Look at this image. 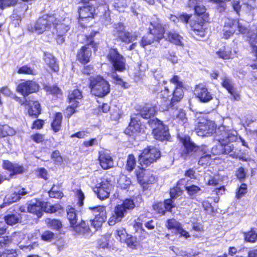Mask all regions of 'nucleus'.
<instances>
[{"label":"nucleus","mask_w":257,"mask_h":257,"mask_svg":"<svg viewBox=\"0 0 257 257\" xmlns=\"http://www.w3.org/2000/svg\"><path fill=\"white\" fill-rule=\"evenodd\" d=\"M202 0H189L188 5L194 10L195 19H191L192 14L182 13L179 15L178 20L184 25L189 24L192 36L197 40H201L207 34L206 29L204 27L210 23V15L205 6L200 5Z\"/></svg>","instance_id":"1"},{"label":"nucleus","mask_w":257,"mask_h":257,"mask_svg":"<svg viewBox=\"0 0 257 257\" xmlns=\"http://www.w3.org/2000/svg\"><path fill=\"white\" fill-rule=\"evenodd\" d=\"M149 23L147 33L144 35L139 42L140 46L145 49L146 47L154 43H159L165 37L168 42L177 46H182L183 37L178 32L175 30L169 31L166 33V25L162 20L155 15Z\"/></svg>","instance_id":"2"},{"label":"nucleus","mask_w":257,"mask_h":257,"mask_svg":"<svg viewBox=\"0 0 257 257\" xmlns=\"http://www.w3.org/2000/svg\"><path fill=\"white\" fill-rule=\"evenodd\" d=\"M53 27L52 32L58 45L65 41L68 32L70 29V24L65 19H58L54 15L45 14L39 18L34 25L35 31L39 34L49 31Z\"/></svg>","instance_id":"3"},{"label":"nucleus","mask_w":257,"mask_h":257,"mask_svg":"<svg viewBox=\"0 0 257 257\" xmlns=\"http://www.w3.org/2000/svg\"><path fill=\"white\" fill-rule=\"evenodd\" d=\"M215 138L220 144L212 148V155L220 156L229 154L233 158H237L238 155L233 152V145L229 144L237 141V132L236 131L228 129L225 125H221L217 128Z\"/></svg>","instance_id":"4"},{"label":"nucleus","mask_w":257,"mask_h":257,"mask_svg":"<svg viewBox=\"0 0 257 257\" xmlns=\"http://www.w3.org/2000/svg\"><path fill=\"white\" fill-rule=\"evenodd\" d=\"M99 34L98 30H93L89 34L84 36V41L85 44L77 50L76 54V60L81 64L85 65L89 63L92 57V51L89 47L91 46L93 52L98 50L99 43L94 41V37Z\"/></svg>","instance_id":"5"},{"label":"nucleus","mask_w":257,"mask_h":257,"mask_svg":"<svg viewBox=\"0 0 257 257\" xmlns=\"http://www.w3.org/2000/svg\"><path fill=\"white\" fill-rule=\"evenodd\" d=\"M34 200L35 202H31L28 204L27 209L28 212L36 216L38 219L41 218L44 212L53 214L64 209L59 203L51 204L48 201H42L38 198Z\"/></svg>","instance_id":"6"},{"label":"nucleus","mask_w":257,"mask_h":257,"mask_svg":"<svg viewBox=\"0 0 257 257\" xmlns=\"http://www.w3.org/2000/svg\"><path fill=\"white\" fill-rule=\"evenodd\" d=\"M88 80V88L93 95L102 98L110 93V85L102 76H90Z\"/></svg>","instance_id":"7"},{"label":"nucleus","mask_w":257,"mask_h":257,"mask_svg":"<svg viewBox=\"0 0 257 257\" xmlns=\"http://www.w3.org/2000/svg\"><path fill=\"white\" fill-rule=\"evenodd\" d=\"M169 81L171 84H174L175 86L172 89V97L166 106V110L174 107L175 105L182 101L184 96V91L186 90L184 84L179 75H173Z\"/></svg>","instance_id":"8"},{"label":"nucleus","mask_w":257,"mask_h":257,"mask_svg":"<svg viewBox=\"0 0 257 257\" xmlns=\"http://www.w3.org/2000/svg\"><path fill=\"white\" fill-rule=\"evenodd\" d=\"M237 35L245 34L248 33V29L243 26L238 19L227 18L223 27V38L227 40L236 32Z\"/></svg>","instance_id":"9"},{"label":"nucleus","mask_w":257,"mask_h":257,"mask_svg":"<svg viewBox=\"0 0 257 257\" xmlns=\"http://www.w3.org/2000/svg\"><path fill=\"white\" fill-rule=\"evenodd\" d=\"M161 157L159 149L155 146H148L139 155V161L142 166L148 167L156 162Z\"/></svg>","instance_id":"10"},{"label":"nucleus","mask_w":257,"mask_h":257,"mask_svg":"<svg viewBox=\"0 0 257 257\" xmlns=\"http://www.w3.org/2000/svg\"><path fill=\"white\" fill-rule=\"evenodd\" d=\"M106 58L115 72H123L125 70V58L120 54L116 48H110Z\"/></svg>","instance_id":"11"},{"label":"nucleus","mask_w":257,"mask_h":257,"mask_svg":"<svg viewBox=\"0 0 257 257\" xmlns=\"http://www.w3.org/2000/svg\"><path fill=\"white\" fill-rule=\"evenodd\" d=\"M149 123L154 126L152 134L154 138L160 142L169 141L170 139L169 128L157 118L150 119Z\"/></svg>","instance_id":"12"},{"label":"nucleus","mask_w":257,"mask_h":257,"mask_svg":"<svg viewBox=\"0 0 257 257\" xmlns=\"http://www.w3.org/2000/svg\"><path fill=\"white\" fill-rule=\"evenodd\" d=\"M179 141L182 146L179 149L178 153L179 156L183 159H187L199 149V147L191 141L190 137L188 135L180 137Z\"/></svg>","instance_id":"13"},{"label":"nucleus","mask_w":257,"mask_h":257,"mask_svg":"<svg viewBox=\"0 0 257 257\" xmlns=\"http://www.w3.org/2000/svg\"><path fill=\"white\" fill-rule=\"evenodd\" d=\"M83 5L78 8V22L81 27L85 28L87 27L85 23L94 19L97 16V13L93 5Z\"/></svg>","instance_id":"14"},{"label":"nucleus","mask_w":257,"mask_h":257,"mask_svg":"<svg viewBox=\"0 0 257 257\" xmlns=\"http://www.w3.org/2000/svg\"><path fill=\"white\" fill-rule=\"evenodd\" d=\"M144 125L141 122L138 114L131 116L127 126L123 130V133L129 138H135L141 133H144Z\"/></svg>","instance_id":"15"},{"label":"nucleus","mask_w":257,"mask_h":257,"mask_svg":"<svg viewBox=\"0 0 257 257\" xmlns=\"http://www.w3.org/2000/svg\"><path fill=\"white\" fill-rule=\"evenodd\" d=\"M113 36L117 41L125 44H129L136 39V36L126 30L123 23L119 22L115 24L113 31Z\"/></svg>","instance_id":"16"},{"label":"nucleus","mask_w":257,"mask_h":257,"mask_svg":"<svg viewBox=\"0 0 257 257\" xmlns=\"http://www.w3.org/2000/svg\"><path fill=\"white\" fill-rule=\"evenodd\" d=\"M40 88V85L36 81L28 79L22 80L17 85L16 90L25 98L32 93H37Z\"/></svg>","instance_id":"17"},{"label":"nucleus","mask_w":257,"mask_h":257,"mask_svg":"<svg viewBox=\"0 0 257 257\" xmlns=\"http://www.w3.org/2000/svg\"><path fill=\"white\" fill-rule=\"evenodd\" d=\"M18 233L13 232L11 235H5L0 237V257H17L18 253L16 249H6L13 242V237Z\"/></svg>","instance_id":"18"},{"label":"nucleus","mask_w":257,"mask_h":257,"mask_svg":"<svg viewBox=\"0 0 257 257\" xmlns=\"http://www.w3.org/2000/svg\"><path fill=\"white\" fill-rule=\"evenodd\" d=\"M141 166L135 171V176L138 183L140 185L144 191L148 189L149 185L153 184L155 181V176L153 174H147V170Z\"/></svg>","instance_id":"19"},{"label":"nucleus","mask_w":257,"mask_h":257,"mask_svg":"<svg viewBox=\"0 0 257 257\" xmlns=\"http://www.w3.org/2000/svg\"><path fill=\"white\" fill-rule=\"evenodd\" d=\"M89 208L92 211L94 216V218L90 220L91 224L96 230H97L101 227L102 223L107 219L106 207L104 206L99 205L90 207Z\"/></svg>","instance_id":"20"},{"label":"nucleus","mask_w":257,"mask_h":257,"mask_svg":"<svg viewBox=\"0 0 257 257\" xmlns=\"http://www.w3.org/2000/svg\"><path fill=\"white\" fill-rule=\"evenodd\" d=\"M195 131L198 136L200 137H209L213 134H216L217 125L212 121L198 122L195 127Z\"/></svg>","instance_id":"21"},{"label":"nucleus","mask_w":257,"mask_h":257,"mask_svg":"<svg viewBox=\"0 0 257 257\" xmlns=\"http://www.w3.org/2000/svg\"><path fill=\"white\" fill-rule=\"evenodd\" d=\"M165 227L168 230L171 231L172 235L178 234L180 236H184L185 238L190 236L189 233L183 228L181 223L174 218L167 219Z\"/></svg>","instance_id":"22"},{"label":"nucleus","mask_w":257,"mask_h":257,"mask_svg":"<svg viewBox=\"0 0 257 257\" xmlns=\"http://www.w3.org/2000/svg\"><path fill=\"white\" fill-rule=\"evenodd\" d=\"M111 187L110 181L105 179L97 183L93 190L97 197L100 200H103L109 197Z\"/></svg>","instance_id":"23"},{"label":"nucleus","mask_w":257,"mask_h":257,"mask_svg":"<svg viewBox=\"0 0 257 257\" xmlns=\"http://www.w3.org/2000/svg\"><path fill=\"white\" fill-rule=\"evenodd\" d=\"M194 95L201 103H207L213 99L212 93L208 90L207 87L202 83L195 86Z\"/></svg>","instance_id":"24"},{"label":"nucleus","mask_w":257,"mask_h":257,"mask_svg":"<svg viewBox=\"0 0 257 257\" xmlns=\"http://www.w3.org/2000/svg\"><path fill=\"white\" fill-rule=\"evenodd\" d=\"M3 168L10 172V176L23 174L25 172V168L23 165L17 163H13L9 160H4L2 164Z\"/></svg>","instance_id":"25"},{"label":"nucleus","mask_w":257,"mask_h":257,"mask_svg":"<svg viewBox=\"0 0 257 257\" xmlns=\"http://www.w3.org/2000/svg\"><path fill=\"white\" fill-rule=\"evenodd\" d=\"M98 160L100 166L103 170H108L114 166V161L112 156L105 151L99 152Z\"/></svg>","instance_id":"26"},{"label":"nucleus","mask_w":257,"mask_h":257,"mask_svg":"<svg viewBox=\"0 0 257 257\" xmlns=\"http://www.w3.org/2000/svg\"><path fill=\"white\" fill-rule=\"evenodd\" d=\"M126 212L119 205H116L113 212L109 217L108 223L109 225H114L117 222H120L124 217Z\"/></svg>","instance_id":"27"},{"label":"nucleus","mask_w":257,"mask_h":257,"mask_svg":"<svg viewBox=\"0 0 257 257\" xmlns=\"http://www.w3.org/2000/svg\"><path fill=\"white\" fill-rule=\"evenodd\" d=\"M72 228L74 231L85 237L90 236L92 234L88 222L83 220L78 223H76Z\"/></svg>","instance_id":"28"},{"label":"nucleus","mask_w":257,"mask_h":257,"mask_svg":"<svg viewBox=\"0 0 257 257\" xmlns=\"http://www.w3.org/2000/svg\"><path fill=\"white\" fill-rule=\"evenodd\" d=\"M163 83L165 85L157 92L156 97L160 99L162 102H167L171 96L172 87L171 84H167L166 81H164Z\"/></svg>","instance_id":"29"},{"label":"nucleus","mask_w":257,"mask_h":257,"mask_svg":"<svg viewBox=\"0 0 257 257\" xmlns=\"http://www.w3.org/2000/svg\"><path fill=\"white\" fill-rule=\"evenodd\" d=\"M43 89L48 95H51L55 99L60 98L63 96L62 90L56 84L52 85L45 84L43 86Z\"/></svg>","instance_id":"30"},{"label":"nucleus","mask_w":257,"mask_h":257,"mask_svg":"<svg viewBox=\"0 0 257 257\" xmlns=\"http://www.w3.org/2000/svg\"><path fill=\"white\" fill-rule=\"evenodd\" d=\"M63 122V115L61 112L54 113L50 124L51 130L55 133H58L62 129Z\"/></svg>","instance_id":"31"},{"label":"nucleus","mask_w":257,"mask_h":257,"mask_svg":"<svg viewBox=\"0 0 257 257\" xmlns=\"http://www.w3.org/2000/svg\"><path fill=\"white\" fill-rule=\"evenodd\" d=\"M144 239H140L137 235L128 234L127 237L123 240V243L126 246L132 249H136L141 245V242Z\"/></svg>","instance_id":"32"},{"label":"nucleus","mask_w":257,"mask_h":257,"mask_svg":"<svg viewBox=\"0 0 257 257\" xmlns=\"http://www.w3.org/2000/svg\"><path fill=\"white\" fill-rule=\"evenodd\" d=\"M83 97L82 91L75 88L68 92L67 97V102L69 103H77L79 105V100H81Z\"/></svg>","instance_id":"33"},{"label":"nucleus","mask_w":257,"mask_h":257,"mask_svg":"<svg viewBox=\"0 0 257 257\" xmlns=\"http://www.w3.org/2000/svg\"><path fill=\"white\" fill-rule=\"evenodd\" d=\"M138 220H140L139 218L137 220H134L132 226L134 229L135 233L139 236L140 239H146L149 235L148 232L143 228V223Z\"/></svg>","instance_id":"34"},{"label":"nucleus","mask_w":257,"mask_h":257,"mask_svg":"<svg viewBox=\"0 0 257 257\" xmlns=\"http://www.w3.org/2000/svg\"><path fill=\"white\" fill-rule=\"evenodd\" d=\"M221 85L230 94L234 100H238L240 99V95L228 78H224L221 82Z\"/></svg>","instance_id":"35"},{"label":"nucleus","mask_w":257,"mask_h":257,"mask_svg":"<svg viewBox=\"0 0 257 257\" xmlns=\"http://www.w3.org/2000/svg\"><path fill=\"white\" fill-rule=\"evenodd\" d=\"M44 60L46 65L50 68L51 72L58 73L59 66L56 58L51 54H45Z\"/></svg>","instance_id":"36"},{"label":"nucleus","mask_w":257,"mask_h":257,"mask_svg":"<svg viewBox=\"0 0 257 257\" xmlns=\"http://www.w3.org/2000/svg\"><path fill=\"white\" fill-rule=\"evenodd\" d=\"M66 216L70 225L72 227L77 222L78 215L76 209L70 205L66 207Z\"/></svg>","instance_id":"37"},{"label":"nucleus","mask_w":257,"mask_h":257,"mask_svg":"<svg viewBox=\"0 0 257 257\" xmlns=\"http://www.w3.org/2000/svg\"><path fill=\"white\" fill-rule=\"evenodd\" d=\"M157 112L156 106H148L145 105L139 110V114L141 116L145 119H150L154 117Z\"/></svg>","instance_id":"38"},{"label":"nucleus","mask_w":257,"mask_h":257,"mask_svg":"<svg viewBox=\"0 0 257 257\" xmlns=\"http://www.w3.org/2000/svg\"><path fill=\"white\" fill-rule=\"evenodd\" d=\"M41 104L37 100L33 101L32 105L29 106L28 109L29 115L34 118H38L41 113Z\"/></svg>","instance_id":"39"},{"label":"nucleus","mask_w":257,"mask_h":257,"mask_svg":"<svg viewBox=\"0 0 257 257\" xmlns=\"http://www.w3.org/2000/svg\"><path fill=\"white\" fill-rule=\"evenodd\" d=\"M184 181H185L184 178L179 179L177 182L175 186L170 188L169 190V194L170 197H171V198L176 199L178 196L183 194V190L180 188V186Z\"/></svg>","instance_id":"40"},{"label":"nucleus","mask_w":257,"mask_h":257,"mask_svg":"<svg viewBox=\"0 0 257 257\" xmlns=\"http://www.w3.org/2000/svg\"><path fill=\"white\" fill-rule=\"evenodd\" d=\"M29 192L24 187H21L17 191H15L10 195L9 198V203H14L19 201L23 196L28 194Z\"/></svg>","instance_id":"41"},{"label":"nucleus","mask_w":257,"mask_h":257,"mask_svg":"<svg viewBox=\"0 0 257 257\" xmlns=\"http://www.w3.org/2000/svg\"><path fill=\"white\" fill-rule=\"evenodd\" d=\"M111 236L112 233L109 232H107L102 235L101 237L97 240V248L98 249L108 248Z\"/></svg>","instance_id":"42"},{"label":"nucleus","mask_w":257,"mask_h":257,"mask_svg":"<svg viewBox=\"0 0 257 257\" xmlns=\"http://www.w3.org/2000/svg\"><path fill=\"white\" fill-rule=\"evenodd\" d=\"M216 54L219 58L223 60H228L233 58L231 50L226 46L220 48L216 52Z\"/></svg>","instance_id":"43"},{"label":"nucleus","mask_w":257,"mask_h":257,"mask_svg":"<svg viewBox=\"0 0 257 257\" xmlns=\"http://www.w3.org/2000/svg\"><path fill=\"white\" fill-rule=\"evenodd\" d=\"M45 223L49 227L57 231L61 230L63 227L62 221L56 218H48L46 219Z\"/></svg>","instance_id":"44"},{"label":"nucleus","mask_w":257,"mask_h":257,"mask_svg":"<svg viewBox=\"0 0 257 257\" xmlns=\"http://www.w3.org/2000/svg\"><path fill=\"white\" fill-rule=\"evenodd\" d=\"M243 237L246 242L254 243L257 241V232L252 227L250 230L243 232Z\"/></svg>","instance_id":"45"},{"label":"nucleus","mask_w":257,"mask_h":257,"mask_svg":"<svg viewBox=\"0 0 257 257\" xmlns=\"http://www.w3.org/2000/svg\"><path fill=\"white\" fill-rule=\"evenodd\" d=\"M15 134V131L8 124H0V138L12 136Z\"/></svg>","instance_id":"46"},{"label":"nucleus","mask_w":257,"mask_h":257,"mask_svg":"<svg viewBox=\"0 0 257 257\" xmlns=\"http://www.w3.org/2000/svg\"><path fill=\"white\" fill-rule=\"evenodd\" d=\"M19 215V214H8L5 215L4 219L8 225L13 226L19 222L20 219Z\"/></svg>","instance_id":"47"},{"label":"nucleus","mask_w":257,"mask_h":257,"mask_svg":"<svg viewBox=\"0 0 257 257\" xmlns=\"http://www.w3.org/2000/svg\"><path fill=\"white\" fill-rule=\"evenodd\" d=\"M136 166V160L135 156L132 154H129L126 161L125 170L129 172H131L135 169Z\"/></svg>","instance_id":"48"},{"label":"nucleus","mask_w":257,"mask_h":257,"mask_svg":"<svg viewBox=\"0 0 257 257\" xmlns=\"http://www.w3.org/2000/svg\"><path fill=\"white\" fill-rule=\"evenodd\" d=\"M55 185L53 184L50 189L48 191V194L49 197L51 198L61 199L64 196V194L62 191L57 190L55 189Z\"/></svg>","instance_id":"49"},{"label":"nucleus","mask_w":257,"mask_h":257,"mask_svg":"<svg viewBox=\"0 0 257 257\" xmlns=\"http://www.w3.org/2000/svg\"><path fill=\"white\" fill-rule=\"evenodd\" d=\"M94 1L95 6L98 8L102 7L103 8L109 6V0H80L79 3L81 4H87L90 2Z\"/></svg>","instance_id":"50"},{"label":"nucleus","mask_w":257,"mask_h":257,"mask_svg":"<svg viewBox=\"0 0 257 257\" xmlns=\"http://www.w3.org/2000/svg\"><path fill=\"white\" fill-rule=\"evenodd\" d=\"M41 239L45 242H51L54 240L56 236L55 234L49 230H45L41 234Z\"/></svg>","instance_id":"51"},{"label":"nucleus","mask_w":257,"mask_h":257,"mask_svg":"<svg viewBox=\"0 0 257 257\" xmlns=\"http://www.w3.org/2000/svg\"><path fill=\"white\" fill-rule=\"evenodd\" d=\"M185 189L188 195L191 198L195 196L201 191V188L199 186L194 184L185 186Z\"/></svg>","instance_id":"52"},{"label":"nucleus","mask_w":257,"mask_h":257,"mask_svg":"<svg viewBox=\"0 0 257 257\" xmlns=\"http://www.w3.org/2000/svg\"><path fill=\"white\" fill-rule=\"evenodd\" d=\"M119 205L126 212L127 210H132L135 207V203L134 200L131 198L124 199L122 203Z\"/></svg>","instance_id":"53"},{"label":"nucleus","mask_w":257,"mask_h":257,"mask_svg":"<svg viewBox=\"0 0 257 257\" xmlns=\"http://www.w3.org/2000/svg\"><path fill=\"white\" fill-rule=\"evenodd\" d=\"M152 207L156 214L162 216L164 215L166 213L164 205H163V202L160 201L155 202L153 204Z\"/></svg>","instance_id":"54"},{"label":"nucleus","mask_w":257,"mask_h":257,"mask_svg":"<svg viewBox=\"0 0 257 257\" xmlns=\"http://www.w3.org/2000/svg\"><path fill=\"white\" fill-rule=\"evenodd\" d=\"M128 234L124 228L121 227L115 231V236L117 239L121 243H123V240L125 239V237H127Z\"/></svg>","instance_id":"55"},{"label":"nucleus","mask_w":257,"mask_h":257,"mask_svg":"<svg viewBox=\"0 0 257 257\" xmlns=\"http://www.w3.org/2000/svg\"><path fill=\"white\" fill-rule=\"evenodd\" d=\"M17 73L19 74L24 75H35L36 74L34 69L27 65L22 66L19 68L17 70Z\"/></svg>","instance_id":"56"},{"label":"nucleus","mask_w":257,"mask_h":257,"mask_svg":"<svg viewBox=\"0 0 257 257\" xmlns=\"http://www.w3.org/2000/svg\"><path fill=\"white\" fill-rule=\"evenodd\" d=\"M74 193L77 200V205L79 207H81L84 205V194L80 189H76L74 191Z\"/></svg>","instance_id":"57"},{"label":"nucleus","mask_w":257,"mask_h":257,"mask_svg":"<svg viewBox=\"0 0 257 257\" xmlns=\"http://www.w3.org/2000/svg\"><path fill=\"white\" fill-rule=\"evenodd\" d=\"M212 161L211 155L206 154L201 156L198 161V164L204 167L210 165Z\"/></svg>","instance_id":"58"},{"label":"nucleus","mask_w":257,"mask_h":257,"mask_svg":"<svg viewBox=\"0 0 257 257\" xmlns=\"http://www.w3.org/2000/svg\"><path fill=\"white\" fill-rule=\"evenodd\" d=\"M175 199L171 198L170 197L169 198L166 199L164 200L163 205H164V208L165 209L166 212H172V209L175 207V204L174 203Z\"/></svg>","instance_id":"59"},{"label":"nucleus","mask_w":257,"mask_h":257,"mask_svg":"<svg viewBox=\"0 0 257 257\" xmlns=\"http://www.w3.org/2000/svg\"><path fill=\"white\" fill-rule=\"evenodd\" d=\"M104 11L100 16V20L102 23H108L111 21L110 11L109 6L103 8Z\"/></svg>","instance_id":"60"},{"label":"nucleus","mask_w":257,"mask_h":257,"mask_svg":"<svg viewBox=\"0 0 257 257\" xmlns=\"http://www.w3.org/2000/svg\"><path fill=\"white\" fill-rule=\"evenodd\" d=\"M18 0H0V9L4 10L7 8L15 6Z\"/></svg>","instance_id":"61"},{"label":"nucleus","mask_w":257,"mask_h":257,"mask_svg":"<svg viewBox=\"0 0 257 257\" xmlns=\"http://www.w3.org/2000/svg\"><path fill=\"white\" fill-rule=\"evenodd\" d=\"M111 78L115 81L116 84L120 85L122 88L126 89L129 87V84L127 82L124 81L117 74H115V75H112Z\"/></svg>","instance_id":"62"},{"label":"nucleus","mask_w":257,"mask_h":257,"mask_svg":"<svg viewBox=\"0 0 257 257\" xmlns=\"http://www.w3.org/2000/svg\"><path fill=\"white\" fill-rule=\"evenodd\" d=\"M71 105H68L66 107V116L69 118L74 113L76 112V108L79 106L77 103H70Z\"/></svg>","instance_id":"63"},{"label":"nucleus","mask_w":257,"mask_h":257,"mask_svg":"<svg viewBox=\"0 0 257 257\" xmlns=\"http://www.w3.org/2000/svg\"><path fill=\"white\" fill-rule=\"evenodd\" d=\"M110 109V106L107 103H103L101 105H99L96 108V114L101 115L103 113H107Z\"/></svg>","instance_id":"64"}]
</instances>
